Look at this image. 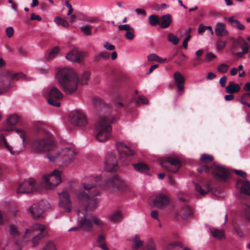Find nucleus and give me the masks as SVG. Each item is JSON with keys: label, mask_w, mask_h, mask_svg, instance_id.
<instances>
[{"label": "nucleus", "mask_w": 250, "mask_h": 250, "mask_svg": "<svg viewBox=\"0 0 250 250\" xmlns=\"http://www.w3.org/2000/svg\"><path fill=\"white\" fill-rule=\"evenodd\" d=\"M95 181L96 184L83 183L82 187L74 192L78 203L82 208L77 211L78 225L86 232L92 231L95 225L99 228L104 226V223L99 218L88 212L97 207L98 201L95 197L100 195L102 189L124 192L127 188L125 184L117 175L109 177L102 184L101 176H96Z\"/></svg>", "instance_id": "f257e3e1"}, {"label": "nucleus", "mask_w": 250, "mask_h": 250, "mask_svg": "<svg viewBox=\"0 0 250 250\" xmlns=\"http://www.w3.org/2000/svg\"><path fill=\"white\" fill-rule=\"evenodd\" d=\"M89 78V72L84 71L79 76L74 69L68 67L59 68L56 74V78L58 83L64 92L68 95L75 93L79 84H87Z\"/></svg>", "instance_id": "f03ea898"}, {"label": "nucleus", "mask_w": 250, "mask_h": 250, "mask_svg": "<svg viewBox=\"0 0 250 250\" xmlns=\"http://www.w3.org/2000/svg\"><path fill=\"white\" fill-rule=\"evenodd\" d=\"M92 102L95 108H100L102 112L108 114L101 118L96 125V129L97 131L96 139L100 142H104L111 136V124L114 122L115 118L114 114L112 113L111 108L109 105L104 103L100 98L94 97Z\"/></svg>", "instance_id": "7ed1b4c3"}, {"label": "nucleus", "mask_w": 250, "mask_h": 250, "mask_svg": "<svg viewBox=\"0 0 250 250\" xmlns=\"http://www.w3.org/2000/svg\"><path fill=\"white\" fill-rule=\"evenodd\" d=\"M213 158L208 154H202L201 157L200 167L198 169L200 173H206L211 171L212 174L215 180L219 182H226L229 177V170L224 167L213 164Z\"/></svg>", "instance_id": "20e7f679"}, {"label": "nucleus", "mask_w": 250, "mask_h": 250, "mask_svg": "<svg viewBox=\"0 0 250 250\" xmlns=\"http://www.w3.org/2000/svg\"><path fill=\"white\" fill-rule=\"evenodd\" d=\"M76 152L72 147H66L53 153H48L46 157L52 162L62 167H66L75 159Z\"/></svg>", "instance_id": "39448f33"}, {"label": "nucleus", "mask_w": 250, "mask_h": 250, "mask_svg": "<svg viewBox=\"0 0 250 250\" xmlns=\"http://www.w3.org/2000/svg\"><path fill=\"white\" fill-rule=\"evenodd\" d=\"M55 146L51 135L45 132L44 136L35 139L32 142V147L38 152H44L53 150Z\"/></svg>", "instance_id": "423d86ee"}, {"label": "nucleus", "mask_w": 250, "mask_h": 250, "mask_svg": "<svg viewBox=\"0 0 250 250\" xmlns=\"http://www.w3.org/2000/svg\"><path fill=\"white\" fill-rule=\"evenodd\" d=\"M113 96L116 102V106L119 109H124L126 112H130L133 107L132 105L135 100L134 98L127 101V94L125 90L122 88H115L113 89Z\"/></svg>", "instance_id": "0eeeda50"}, {"label": "nucleus", "mask_w": 250, "mask_h": 250, "mask_svg": "<svg viewBox=\"0 0 250 250\" xmlns=\"http://www.w3.org/2000/svg\"><path fill=\"white\" fill-rule=\"evenodd\" d=\"M45 230L46 227L45 226L40 224H34L29 229H26V233L23 239L25 241H28L29 239V235H31V236H34L32 239V246L35 247L38 245L40 240L47 234Z\"/></svg>", "instance_id": "6e6552de"}, {"label": "nucleus", "mask_w": 250, "mask_h": 250, "mask_svg": "<svg viewBox=\"0 0 250 250\" xmlns=\"http://www.w3.org/2000/svg\"><path fill=\"white\" fill-rule=\"evenodd\" d=\"M25 78V75L21 73H12L9 71H4L0 75V94L7 91L10 87L13 81H18Z\"/></svg>", "instance_id": "1a4fd4ad"}, {"label": "nucleus", "mask_w": 250, "mask_h": 250, "mask_svg": "<svg viewBox=\"0 0 250 250\" xmlns=\"http://www.w3.org/2000/svg\"><path fill=\"white\" fill-rule=\"evenodd\" d=\"M61 174V171L55 169L49 175H44L42 182V186L47 189L55 188L62 182Z\"/></svg>", "instance_id": "9d476101"}, {"label": "nucleus", "mask_w": 250, "mask_h": 250, "mask_svg": "<svg viewBox=\"0 0 250 250\" xmlns=\"http://www.w3.org/2000/svg\"><path fill=\"white\" fill-rule=\"evenodd\" d=\"M233 40L231 45V51L238 58H242L243 55L248 53L249 45L248 43L241 37L237 39L230 38Z\"/></svg>", "instance_id": "9b49d317"}, {"label": "nucleus", "mask_w": 250, "mask_h": 250, "mask_svg": "<svg viewBox=\"0 0 250 250\" xmlns=\"http://www.w3.org/2000/svg\"><path fill=\"white\" fill-rule=\"evenodd\" d=\"M160 163L163 167L171 173L177 172L181 166L179 159L171 157H165L160 161Z\"/></svg>", "instance_id": "f8f14e48"}, {"label": "nucleus", "mask_w": 250, "mask_h": 250, "mask_svg": "<svg viewBox=\"0 0 250 250\" xmlns=\"http://www.w3.org/2000/svg\"><path fill=\"white\" fill-rule=\"evenodd\" d=\"M40 189L37 186L35 180L33 178L25 180L19 184L17 193H30L39 191Z\"/></svg>", "instance_id": "ddd939ff"}, {"label": "nucleus", "mask_w": 250, "mask_h": 250, "mask_svg": "<svg viewBox=\"0 0 250 250\" xmlns=\"http://www.w3.org/2000/svg\"><path fill=\"white\" fill-rule=\"evenodd\" d=\"M117 149L119 153L120 161L125 165H126L131 160L134 155V152L127 146L121 142L116 144Z\"/></svg>", "instance_id": "4468645a"}, {"label": "nucleus", "mask_w": 250, "mask_h": 250, "mask_svg": "<svg viewBox=\"0 0 250 250\" xmlns=\"http://www.w3.org/2000/svg\"><path fill=\"white\" fill-rule=\"evenodd\" d=\"M63 98L62 93L57 87H52L49 93L48 103L49 104L56 107H60V101Z\"/></svg>", "instance_id": "2eb2a0df"}, {"label": "nucleus", "mask_w": 250, "mask_h": 250, "mask_svg": "<svg viewBox=\"0 0 250 250\" xmlns=\"http://www.w3.org/2000/svg\"><path fill=\"white\" fill-rule=\"evenodd\" d=\"M70 120L71 124L76 126H83L87 123L85 115L78 111H73L70 114Z\"/></svg>", "instance_id": "dca6fc26"}, {"label": "nucleus", "mask_w": 250, "mask_h": 250, "mask_svg": "<svg viewBox=\"0 0 250 250\" xmlns=\"http://www.w3.org/2000/svg\"><path fill=\"white\" fill-rule=\"evenodd\" d=\"M59 194L60 196V206L63 208L65 212H71L72 204L68 191L66 189H64Z\"/></svg>", "instance_id": "f3484780"}, {"label": "nucleus", "mask_w": 250, "mask_h": 250, "mask_svg": "<svg viewBox=\"0 0 250 250\" xmlns=\"http://www.w3.org/2000/svg\"><path fill=\"white\" fill-rule=\"evenodd\" d=\"M47 202L41 201L38 204L33 205L29 208V211L34 219H39L42 217Z\"/></svg>", "instance_id": "a211bd4d"}, {"label": "nucleus", "mask_w": 250, "mask_h": 250, "mask_svg": "<svg viewBox=\"0 0 250 250\" xmlns=\"http://www.w3.org/2000/svg\"><path fill=\"white\" fill-rule=\"evenodd\" d=\"M195 188L201 196H204L211 190V181L209 180H201L200 183H194Z\"/></svg>", "instance_id": "6ab92c4d"}, {"label": "nucleus", "mask_w": 250, "mask_h": 250, "mask_svg": "<svg viewBox=\"0 0 250 250\" xmlns=\"http://www.w3.org/2000/svg\"><path fill=\"white\" fill-rule=\"evenodd\" d=\"M87 56L86 53L80 51L77 48H74L69 52L66 56V58L71 62H80Z\"/></svg>", "instance_id": "aec40b11"}, {"label": "nucleus", "mask_w": 250, "mask_h": 250, "mask_svg": "<svg viewBox=\"0 0 250 250\" xmlns=\"http://www.w3.org/2000/svg\"><path fill=\"white\" fill-rule=\"evenodd\" d=\"M168 198L164 194H160L157 195L150 204L151 206L159 208H163L164 207L168 205Z\"/></svg>", "instance_id": "412c9836"}, {"label": "nucleus", "mask_w": 250, "mask_h": 250, "mask_svg": "<svg viewBox=\"0 0 250 250\" xmlns=\"http://www.w3.org/2000/svg\"><path fill=\"white\" fill-rule=\"evenodd\" d=\"M117 167L115 156L112 153L108 154L105 160V169L111 172L115 170Z\"/></svg>", "instance_id": "4be33fe9"}, {"label": "nucleus", "mask_w": 250, "mask_h": 250, "mask_svg": "<svg viewBox=\"0 0 250 250\" xmlns=\"http://www.w3.org/2000/svg\"><path fill=\"white\" fill-rule=\"evenodd\" d=\"M181 200L185 203V205L178 213V217L180 218L183 220H185L192 216L193 211L191 207L187 204V201L185 199L181 198Z\"/></svg>", "instance_id": "5701e85b"}, {"label": "nucleus", "mask_w": 250, "mask_h": 250, "mask_svg": "<svg viewBox=\"0 0 250 250\" xmlns=\"http://www.w3.org/2000/svg\"><path fill=\"white\" fill-rule=\"evenodd\" d=\"M173 79L178 91L179 92L183 91L186 80L184 76L179 71H176L173 74Z\"/></svg>", "instance_id": "b1692460"}, {"label": "nucleus", "mask_w": 250, "mask_h": 250, "mask_svg": "<svg viewBox=\"0 0 250 250\" xmlns=\"http://www.w3.org/2000/svg\"><path fill=\"white\" fill-rule=\"evenodd\" d=\"M172 22V16L169 14L161 17L159 21L160 26L163 29L167 28Z\"/></svg>", "instance_id": "393cba45"}, {"label": "nucleus", "mask_w": 250, "mask_h": 250, "mask_svg": "<svg viewBox=\"0 0 250 250\" xmlns=\"http://www.w3.org/2000/svg\"><path fill=\"white\" fill-rule=\"evenodd\" d=\"M19 117L17 115H12L9 117L7 123L8 126L6 127L5 130L7 131H10L14 130V126L17 124L19 122Z\"/></svg>", "instance_id": "a878e982"}, {"label": "nucleus", "mask_w": 250, "mask_h": 250, "mask_svg": "<svg viewBox=\"0 0 250 250\" xmlns=\"http://www.w3.org/2000/svg\"><path fill=\"white\" fill-rule=\"evenodd\" d=\"M215 33L217 36L227 35L228 31L226 29L225 25L222 23H217L215 29Z\"/></svg>", "instance_id": "bb28decb"}, {"label": "nucleus", "mask_w": 250, "mask_h": 250, "mask_svg": "<svg viewBox=\"0 0 250 250\" xmlns=\"http://www.w3.org/2000/svg\"><path fill=\"white\" fill-rule=\"evenodd\" d=\"M0 146L5 147L12 155H16L19 153V151L13 150L12 147L8 144L3 135L0 137Z\"/></svg>", "instance_id": "cd10ccee"}, {"label": "nucleus", "mask_w": 250, "mask_h": 250, "mask_svg": "<svg viewBox=\"0 0 250 250\" xmlns=\"http://www.w3.org/2000/svg\"><path fill=\"white\" fill-rule=\"evenodd\" d=\"M240 90V85L237 83H234L232 82H230L226 88V92L229 94L238 92Z\"/></svg>", "instance_id": "c85d7f7f"}, {"label": "nucleus", "mask_w": 250, "mask_h": 250, "mask_svg": "<svg viewBox=\"0 0 250 250\" xmlns=\"http://www.w3.org/2000/svg\"><path fill=\"white\" fill-rule=\"evenodd\" d=\"M132 166L136 171L140 172H146L149 169V166L142 162L133 164Z\"/></svg>", "instance_id": "c756f323"}, {"label": "nucleus", "mask_w": 250, "mask_h": 250, "mask_svg": "<svg viewBox=\"0 0 250 250\" xmlns=\"http://www.w3.org/2000/svg\"><path fill=\"white\" fill-rule=\"evenodd\" d=\"M60 48L58 46L53 47L49 52L45 55L46 59L48 61H51L55 58L59 52Z\"/></svg>", "instance_id": "7c9ffc66"}, {"label": "nucleus", "mask_w": 250, "mask_h": 250, "mask_svg": "<svg viewBox=\"0 0 250 250\" xmlns=\"http://www.w3.org/2000/svg\"><path fill=\"white\" fill-rule=\"evenodd\" d=\"M210 231L212 236L216 238L221 239L225 238V233L223 230L212 228L210 229Z\"/></svg>", "instance_id": "2f4dec72"}, {"label": "nucleus", "mask_w": 250, "mask_h": 250, "mask_svg": "<svg viewBox=\"0 0 250 250\" xmlns=\"http://www.w3.org/2000/svg\"><path fill=\"white\" fill-rule=\"evenodd\" d=\"M147 61L148 62H164L167 61V58L159 57L156 54L152 53L147 56Z\"/></svg>", "instance_id": "473e14b6"}, {"label": "nucleus", "mask_w": 250, "mask_h": 250, "mask_svg": "<svg viewBox=\"0 0 250 250\" xmlns=\"http://www.w3.org/2000/svg\"><path fill=\"white\" fill-rule=\"evenodd\" d=\"M133 244L132 245V249L136 250L142 247L143 245V242L140 240V237L138 235H136L133 239Z\"/></svg>", "instance_id": "72a5a7b5"}, {"label": "nucleus", "mask_w": 250, "mask_h": 250, "mask_svg": "<svg viewBox=\"0 0 250 250\" xmlns=\"http://www.w3.org/2000/svg\"><path fill=\"white\" fill-rule=\"evenodd\" d=\"M9 232L14 239L17 238L21 234L18 228L13 225H11L9 226Z\"/></svg>", "instance_id": "f704fd0d"}, {"label": "nucleus", "mask_w": 250, "mask_h": 250, "mask_svg": "<svg viewBox=\"0 0 250 250\" xmlns=\"http://www.w3.org/2000/svg\"><path fill=\"white\" fill-rule=\"evenodd\" d=\"M228 21L231 22L232 26L234 27H236L239 30H243L245 28V26L243 24L238 20L233 19L232 17L229 18Z\"/></svg>", "instance_id": "c9c22d12"}, {"label": "nucleus", "mask_w": 250, "mask_h": 250, "mask_svg": "<svg viewBox=\"0 0 250 250\" xmlns=\"http://www.w3.org/2000/svg\"><path fill=\"white\" fill-rule=\"evenodd\" d=\"M110 57L109 53L107 51H104L100 53L95 56L94 60L95 61L98 62L101 61L103 59L104 60H107Z\"/></svg>", "instance_id": "e433bc0d"}, {"label": "nucleus", "mask_w": 250, "mask_h": 250, "mask_svg": "<svg viewBox=\"0 0 250 250\" xmlns=\"http://www.w3.org/2000/svg\"><path fill=\"white\" fill-rule=\"evenodd\" d=\"M250 101V93L247 92L244 93L241 98L240 102L242 104L246 105L250 107V104L248 103V101Z\"/></svg>", "instance_id": "4c0bfd02"}, {"label": "nucleus", "mask_w": 250, "mask_h": 250, "mask_svg": "<svg viewBox=\"0 0 250 250\" xmlns=\"http://www.w3.org/2000/svg\"><path fill=\"white\" fill-rule=\"evenodd\" d=\"M122 218V213L119 210H117L114 212L110 216V219L113 222H117L120 221Z\"/></svg>", "instance_id": "58836bf2"}, {"label": "nucleus", "mask_w": 250, "mask_h": 250, "mask_svg": "<svg viewBox=\"0 0 250 250\" xmlns=\"http://www.w3.org/2000/svg\"><path fill=\"white\" fill-rule=\"evenodd\" d=\"M167 40L169 42L172 43L176 45L178 44L180 39L172 33H168L167 35Z\"/></svg>", "instance_id": "ea45409f"}, {"label": "nucleus", "mask_w": 250, "mask_h": 250, "mask_svg": "<svg viewBox=\"0 0 250 250\" xmlns=\"http://www.w3.org/2000/svg\"><path fill=\"white\" fill-rule=\"evenodd\" d=\"M15 131L16 133L20 136L21 138L22 139L23 146L24 148L26 142V133L25 131L20 128H16Z\"/></svg>", "instance_id": "a19ab883"}, {"label": "nucleus", "mask_w": 250, "mask_h": 250, "mask_svg": "<svg viewBox=\"0 0 250 250\" xmlns=\"http://www.w3.org/2000/svg\"><path fill=\"white\" fill-rule=\"evenodd\" d=\"M159 21L158 16L156 15H150L148 18L149 23L152 26H155L158 24L159 25Z\"/></svg>", "instance_id": "79ce46f5"}, {"label": "nucleus", "mask_w": 250, "mask_h": 250, "mask_svg": "<svg viewBox=\"0 0 250 250\" xmlns=\"http://www.w3.org/2000/svg\"><path fill=\"white\" fill-rule=\"evenodd\" d=\"M81 31L86 36H90L92 34V26L89 25L83 26L81 27Z\"/></svg>", "instance_id": "37998d69"}, {"label": "nucleus", "mask_w": 250, "mask_h": 250, "mask_svg": "<svg viewBox=\"0 0 250 250\" xmlns=\"http://www.w3.org/2000/svg\"><path fill=\"white\" fill-rule=\"evenodd\" d=\"M176 246H178L181 248H183V250H191L190 249H189L188 247H184L182 243H181L180 242H174L173 243L169 244L167 248L168 250H170L172 248H174Z\"/></svg>", "instance_id": "c03bdc74"}, {"label": "nucleus", "mask_w": 250, "mask_h": 250, "mask_svg": "<svg viewBox=\"0 0 250 250\" xmlns=\"http://www.w3.org/2000/svg\"><path fill=\"white\" fill-rule=\"evenodd\" d=\"M54 21L57 24L61 25L63 27H67L69 26L68 22L65 20L60 17H56Z\"/></svg>", "instance_id": "a18cd8bd"}, {"label": "nucleus", "mask_w": 250, "mask_h": 250, "mask_svg": "<svg viewBox=\"0 0 250 250\" xmlns=\"http://www.w3.org/2000/svg\"><path fill=\"white\" fill-rule=\"evenodd\" d=\"M135 29L132 28L126 32L125 34V38L128 40H132L135 37Z\"/></svg>", "instance_id": "49530a36"}, {"label": "nucleus", "mask_w": 250, "mask_h": 250, "mask_svg": "<svg viewBox=\"0 0 250 250\" xmlns=\"http://www.w3.org/2000/svg\"><path fill=\"white\" fill-rule=\"evenodd\" d=\"M42 250H57V248L54 242L48 241L46 243Z\"/></svg>", "instance_id": "de8ad7c7"}, {"label": "nucleus", "mask_w": 250, "mask_h": 250, "mask_svg": "<svg viewBox=\"0 0 250 250\" xmlns=\"http://www.w3.org/2000/svg\"><path fill=\"white\" fill-rule=\"evenodd\" d=\"M148 101L147 99L143 96H139L138 97V99L135 100V104L137 106H139L141 103L143 104H148Z\"/></svg>", "instance_id": "09e8293b"}, {"label": "nucleus", "mask_w": 250, "mask_h": 250, "mask_svg": "<svg viewBox=\"0 0 250 250\" xmlns=\"http://www.w3.org/2000/svg\"><path fill=\"white\" fill-rule=\"evenodd\" d=\"M176 59L173 60L174 62H183L186 61V56L183 53H177L175 55Z\"/></svg>", "instance_id": "8fccbe9b"}, {"label": "nucleus", "mask_w": 250, "mask_h": 250, "mask_svg": "<svg viewBox=\"0 0 250 250\" xmlns=\"http://www.w3.org/2000/svg\"><path fill=\"white\" fill-rule=\"evenodd\" d=\"M229 68V65H227L226 63H221L217 67L218 71L222 73H226Z\"/></svg>", "instance_id": "3c124183"}, {"label": "nucleus", "mask_w": 250, "mask_h": 250, "mask_svg": "<svg viewBox=\"0 0 250 250\" xmlns=\"http://www.w3.org/2000/svg\"><path fill=\"white\" fill-rule=\"evenodd\" d=\"M226 42L219 39L216 42V48L218 51L222 50L226 46Z\"/></svg>", "instance_id": "603ef678"}, {"label": "nucleus", "mask_w": 250, "mask_h": 250, "mask_svg": "<svg viewBox=\"0 0 250 250\" xmlns=\"http://www.w3.org/2000/svg\"><path fill=\"white\" fill-rule=\"evenodd\" d=\"M233 228L235 230V232L239 237H242L243 236V233L238 226L234 225L233 226Z\"/></svg>", "instance_id": "864d4df0"}, {"label": "nucleus", "mask_w": 250, "mask_h": 250, "mask_svg": "<svg viewBox=\"0 0 250 250\" xmlns=\"http://www.w3.org/2000/svg\"><path fill=\"white\" fill-rule=\"evenodd\" d=\"M132 27H131L129 24H124V25H118V29L120 31H126V32L130 29H131Z\"/></svg>", "instance_id": "5fc2aeb1"}, {"label": "nucleus", "mask_w": 250, "mask_h": 250, "mask_svg": "<svg viewBox=\"0 0 250 250\" xmlns=\"http://www.w3.org/2000/svg\"><path fill=\"white\" fill-rule=\"evenodd\" d=\"M14 33V30L12 27H8L6 29V34L8 37H12Z\"/></svg>", "instance_id": "6e6d98bb"}, {"label": "nucleus", "mask_w": 250, "mask_h": 250, "mask_svg": "<svg viewBox=\"0 0 250 250\" xmlns=\"http://www.w3.org/2000/svg\"><path fill=\"white\" fill-rule=\"evenodd\" d=\"M245 213L246 219L250 221V205H247V207L245 209Z\"/></svg>", "instance_id": "4d7b16f0"}, {"label": "nucleus", "mask_w": 250, "mask_h": 250, "mask_svg": "<svg viewBox=\"0 0 250 250\" xmlns=\"http://www.w3.org/2000/svg\"><path fill=\"white\" fill-rule=\"evenodd\" d=\"M30 20L31 21L36 20V21H41L42 20V18L39 15H36L34 13H32L31 15Z\"/></svg>", "instance_id": "13d9d810"}, {"label": "nucleus", "mask_w": 250, "mask_h": 250, "mask_svg": "<svg viewBox=\"0 0 250 250\" xmlns=\"http://www.w3.org/2000/svg\"><path fill=\"white\" fill-rule=\"evenodd\" d=\"M191 38V36L190 35H188L187 36V37L184 39L183 42L182 46L184 48H187L188 47V43L189 40Z\"/></svg>", "instance_id": "bf43d9fd"}, {"label": "nucleus", "mask_w": 250, "mask_h": 250, "mask_svg": "<svg viewBox=\"0 0 250 250\" xmlns=\"http://www.w3.org/2000/svg\"><path fill=\"white\" fill-rule=\"evenodd\" d=\"M216 57V55L212 53L208 52L206 54V59L207 61H212Z\"/></svg>", "instance_id": "052dcab7"}, {"label": "nucleus", "mask_w": 250, "mask_h": 250, "mask_svg": "<svg viewBox=\"0 0 250 250\" xmlns=\"http://www.w3.org/2000/svg\"><path fill=\"white\" fill-rule=\"evenodd\" d=\"M14 244L15 245V247L13 250H22L21 245L19 240H16L15 241Z\"/></svg>", "instance_id": "680f3d73"}, {"label": "nucleus", "mask_w": 250, "mask_h": 250, "mask_svg": "<svg viewBox=\"0 0 250 250\" xmlns=\"http://www.w3.org/2000/svg\"><path fill=\"white\" fill-rule=\"evenodd\" d=\"M235 173L238 176L241 177H243L244 178H246L247 177V174L246 173L242 171V170H235Z\"/></svg>", "instance_id": "e2e57ef3"}, {"label": "nucleus", "mask_w": 250, "mask_h": 250, "mask_svg": "<svg viewBox=\"0 0 250 250\" xmlns=\"http://www.w3.org/2000/svg\"><path fill=\"white\" fill-rule=\"evenodd\" d=\"M104 46L106 49L109 50H113L115 49L114 45L109 44L108 42H106L104 44Z\"/></svg>", "instance_id": "0e129e2a"}, {"label": "nucleus", "mask_w": 250, "mask_h": 250, "mask_svg": "<svg viewBox=\"0 0 250 250\" xmlns=\"http://www.w3.org/2000/svg\"><path fill=\"white\" fill-rule=\"evenodd\" d=\"M227 77L226 76H223L220 79L219 82L222 87H225L226 85V83L227 82Z\"/></svg>", "instance_id": "69168bd1"}, {"label": "nucleus", "mask_w": 250, "mask_h": 250, "mask_svg": "<svg viewBox=\"0 0 250 250\" xmlns=\"http://www.w3.org/2000/svg\"><path fill=\"white\" fill-rule=\"evenodd\" d=\"M135 12L138 15H143L144 16L146 15V12L145 10L141 8H137L135 9Z\"/></svg>", "instance_id": "338daca9"}, {"label": "nucleus", "mask_w": 250, "mask_h": 250, "mask_svg": "<svg viewBox=\"0 0 250 250\" xmlns=\"http://www.w3.org/2000/svg\"><path fill=\"white\" fill-rule=\"evenodd\" d=\"M206 78L208 80H211L216 78V75L214 73L209 72L207 74Z\"/></svg>", "instance_id": "774afa93"}]
</instances>
